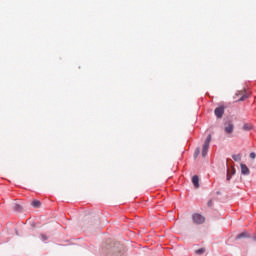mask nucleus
<instances>
[{
    "label": "nucleus",
    "mask_w": 256,
    "mask_h": 256,
    "mask_svg": "<svg viewBox=\"0 0 256 256\" xmlns=\"http://www.w3.org/2000/svg\"><path fill=\"white\" fill-rule=\"evenodd\" d=\"M234 130H235V125L233 124V122L231 121L225 122L224 131L226 135H231V133H233Z\"/></svg>",
    "instance_id": "obj_1"
},
{
    "label": "nucleus",
    "mask_w": 256,
    "mask_h": 256,
    "mask_svg": "<svg viewBox=\"0 0 256 256\" xmlns=\"http://www.w3.org/2000/svg\"><path fill=\"white\" fill-rule=\"evenodd\" d=\"M193 222L196 223V225H201L205 223V217H203L201 214H194L192 216Z\"/></svg>",
    "instance_id": "obj_2"
},
{
    "label": "nucleus",
    "mask_w": 256,
    "mask_h": 256,
    "mask_svg": "<svg viewBox=\"0 0 256 256\" xmlns=\"http://www.w3.org/2000/svg\"><path fill=\"white\" fill-rule=\"evenodd\" d=\"M214 113L216 115V117L218 119H221L223 117V115L225 114V106H220V107H217L215 110H214Z\"/></svg>",
    "instance_id": "obj_3"
},
{
    "label": "nucleus",
    "mask_w": 256,
    "mask_h": 256,
    "mask_svg": "<svg viewBox=\"0 0 256 256\" xmlns=\"http://www.w3.org/2000/svg\"><path fill=\"white\" fill-rule=\"evenodd\" d=\"M233 175H235V167L231 166L227 170V180L231 181V177H233Z\"/></svg>",
    "instance_id": "obj_4"
},
{
    "label": "nucleus",
    "mask_w": 256,
    "mask_h": 256,
    "mask_svg": "<svg viewBox=\"0 0 256 256\" xmlns=\"http://www.w3.org/2000/svg\"><path fill=\"white\" fill-rule=\"evenodd\" d=\"M240 167H241L242 175H249L250 171H249V168L247 167V165L241 164Z\"/></svg>",
    "instance_id": "obj_5"
},
{
    "label": "nucleus",
    "mask_w": 256,
    "mask_h": 256,
    "mask_svg": "<svg viewBox=\"0 0 256 256\" xmlns=\"http://www.w3.org/2000/svg\"><path fill=\"white\" fill-rule=\"evenodd\" d=\"M192 183L196 189H199V176L194 175L192 177Z\"/></svg>",
    "instance_id": "obj_6"
},
{
    "label": "nucleus",
    "mask_w": 256,
    "mask_h": 256,
    "mask_svg": "<svg viewBox=\"0 0 256 256\" xmlns=\"http://www.w3.org/2000/svg\"><path fill=\"white\" fill-rule=\"evenodd\" d=\"M208 151H209V145L208 144H204L203 145V149H202V157H207Z\"/></svg>",
    "instance_id": "obj_7"
},
{
    "label": "nucleus",
    "mask_w": 256,
    "mask_h": 256,
    "mask_svg": "<svg viewBox=\"0 0 256 256\" xmlns=\"http://www.w3.org/2000/svg\"><path fill=\"white\" fill-rule=\"evenodd\" d=\"M247 238H249V233L247 232H242L236 236V239H247Z\"/></svg>",
    "instance_id": "obj_8"
},
{
    "label": "nucleus",
    "mask_w": 256,
    "mask_h": 256,
    "mask_svg": "<svg viewBox=\"0 0 256 256\" xmlns=\"http://www.w3.org/2000/svg\"><path fill=\"white\" fill-rule=\"evenodd\" d=\"M32 207H35L36 209H38V207H41V201L39 200H34L31 202Z\"/></svg>",
    "instance_id": "obj_9"
},
{
    "label": "nucleus",
    "mask_w": 256,
    "mask_h": 256,
    "mask_svg": "<svg viewBox=\"0 0 256 256\" xmlns=\"http://www.w3.org/2000/svg\"><path fill=\"white\" fill-rule=\"evenodd\" d=\"M253 129V126L251 124H244L243 125V130L244 131H251Z\"/></svg>",
    "instance_id": "obj_10"
},
{
    "label": "nucleus",
    "mask_w": 256,
    "mask_h": 256,
    "mask_svg": "<svg viewBox=\"0 0 256 256\" xmlns=\"http://www.w3.org/2000/svg\"><path fill=\"white\" fill-rule=\"evenodd\" d=\"M13 209L14 211H23V207L19 204H14Z\"/></svg>",
    "instance_id": "obj_11"
},
{
    "label": "nucleus",
    "mask_w": 256,
    "mask_h": 256,
    "mask_svg": "<svg viewBox=\"0 0 256 256\" xmlns=\"http://www.w3.org/2000/svg\"><path fill=\"white\" fill-rule=\"evenodd\" d=\"M232 159H234L237 162L241 161V154H234V155H232Z\"/></svg>",
    "instance_id": "obj_12"
},
{
    "label": "nucleus",
    "mask_w": 256,
    "mask_h": 256,
    "mask_svg": "<svg viewBox=\"0 0 256 256\" xmlns=\"http://www.w3.org/2000/svg\"><path fill=\"white\" fill-rule=\"evenodd\" d=\"M196 255H203V253H205V248H200L198 250L195 251Z\"/></svg>",
    "instance_id": "obj_13"
},
{
    "label": "nucleus",
    "mask_w": 256,
    "mask_h": 256,
    "mask_svg": "<svg viewBox=\"0 0 256 256\" xmlns=\"http://www.w3.org/2000/svg\"><path fill=\"white\" fill-rule=\"evenodd\" d=\"M209 143H211V135H208L205 142H204V145H209Z\"/></svg>",
    "instance_id": "obj_14"
},
{
    "label": "nucleus",
    "mask_w": 256,
    "mask_h": 256,
    "mask_svg": "<svg viewBox=\"0 0 256 256\" xmlns=\"http://www.w3.org/2000/svg\"><path fill=\"white\" fill-rule=\"evenodd\" d=\"M245 99H249V95L244 94L242 97L239 98V101H245Z\"/></svg>",
    "instance_id": "obj_15"
},
{
    "label": "nucleus",
    "mask_w": 256,
    "mask_h": 256,
    "mask_svg": "<svg viewBox=\"0 0 256 256\" xmlns=\"http://www.w3.org/2000/svg\"><path fill=\"white\" fill-rule=\"evenodd\" d=\"M41 239L42 241H47L49 237L47 236V234H41Z\"/></svg>",
    "instance_id": "obj_16"
},
{
    "label": "nucleus",
    "mask_w": 256,
    "mask_h": 256,
    "mask_svg": "<svg viewBox=\"0 0 256 256\" xmlns=\"http://www.w3.org/2000/svg\"><path fill=\"white\" fill-rule=\"evenodd\" d=\"M199 153H200V150H199V148H197V149L195 150V153H194L195 157H198V156H199Z\"/></svg>",
    "instance_id": "obj_17"
},
{
    "label": "nucleus",
    "mask_w": 256,
    "mask_h": 256,
    "mask_svg": "<svg viewBox=\"0 0 256 256\" xmlns=\"http://www.w3.org/2000/svg\"><path fill=\"white\" fill-rule=\"evenodd\" d=\"M255 157H256L255 152L250 153V159H255Z\"/></svg>",
    "instance_id": "obj_18"
},
{
    "label": "nucleus",
    "mask_w": 256,
    "mask_h": 256,
    "mask_svg": "<svg viewBox=\"0 0 256 256\" xmlns=\"http://www.w3.org/2000/svg\"><path fill=\"white\" fill-rule=\"evenodd\" d=\"M207 205H208V207H213V200H209Z\"/></svg>",
    "instance_id": "obj_19"
}]
</instances>
